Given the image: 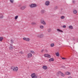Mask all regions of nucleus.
Wrapping results in <instances>:
<instances>
[{
	"label": "nucleus",
	"instance_id": "nucleus-1",
	"mask_svg": "<svg viewBox=\"0 0 78 78\" xmlns=\"http://www.w3.org/2000/svg\"><path fill=\"white\" fill-rule=\"evenodd\" d=\"M56 75L58 76H59L60 75H61L62 77H64L65 76V74L61 71L58 72L56 73Z\"/></svg>",
	"mask_w": 78,
	"mask_h": 78
},
{
	"label": "nucleus",
	"instance_id": "nucleus-2",
	"mask_svg": "<svg viewBox=\"0 0 78 78\" xmlns=\"http://www.w3.org/2000/svg\"><path fill=\"white\" fill-rule=\"evenodd\" d=\"M23 40H24V41H27V42H30V38H29L24 37L23 38Z\"/></svg>",
	"mask_w": 78,
	"mask_h": 78
},
{
	"label": "nucleus",
	"instance_id": "nucleus-3",
	"mask_svg": "<svg viewBox=\"0 0 78 78\" xmlns=\"http://www.w3.org/2000/svg\"><path fill=\"white\" fill-rule=\"evenodd\" d=\"M31 78H37V77L36 75V74L35 73H32L31 74Z\"/></svg>",
	"mask_w": 78,
	"mask_h": 78
},
{
	"label": "nucleus",
	"instance_id": "nucleus-4",
	"mask_svg": "<svg viewBox=\"0 0 78 78\" xmlns=\"http://www.w3.org/2000/svg\"><path fill=\"white\" fill-rule=\"evenodd\" d=\"M40 23H41V24H43V25H46V23L43 19H41L40 20Z\"/></svg>",
	"mask_w": 78,
	"mask_h": 78
},
{
	"label": "nucleus",
	"instance_id": "nucleus-5",
	"mask_svg": "<svg viewBox=\"0 0 78 78\" xmlns=\"http://www.w3.org/2000/svg\"><path fill=\"white\" fill-rule=\"evenodd\" d=\"M36 6H37V5L36 4H32L30 5V8H34L35 7H36Z\"/></svg>",
	"mask_w": 78,
	"mask_h": 78
},
{
	"label": "nucleus",
	"instance_id": "nucleus-6",
	"mask_svg": "<svg viewBox=\"0 0 78 78\" xmlns=\"http://www.w3.org/2000/svg\"><path fill=\"white\" fill-rule=\"evenodd\" d=\"M27 8V6H26L23 5L20 7V10H22L23 11V10H24L25 8Z\"/></svg>",
	"mask_w": 78,
	"mask_h": 78
},
{
	"label": "nucleus",
	"instance_id": "nucleus-7",
	"mask_svg": "<svg viewBox=\"0 0 78 78\" xmlns=\"http://www.w3.org/2000/svg\"><path fill=\"white\" fill-rule=\"evenodd\" d=\"M31 57H32V54H31L30 53H29L27 54V58H28V59H29V58H31Z\"/></svg>",
	"mask_w": 78,
	"mask_h": 78
},
{
	"label": "nucleus",
	"instance_id": "nucleus-8",
	"mask_svg": "<svg viewBox=\"0 0 78 78\" xmlns=\"http://www.w3.org/2000/svg\"><path fill=\"white\" fill-rule=\"evenodd\" d=\"M42 69H44V70H46L48 69V67H47V66L45 65H44L42 66Z\"/></svg>",
	"mask_w": 78,
	"mask_h": 78
},
{
	"label": "nucleus",
	"instance_id": "nucleus-9",
	"mask_svg": "<svg viewBox=\"0 0 78 78\" xmlns=\"http://www.w3.org/2000/svg\"><path fill=\"white\" fill-rule=\"evenodd\" d=\"M18 67L16 66L13 69V71L15 72H17L18 71Z\"/></svg>",
	"mask_w": 78,
	"mask_h": 78
},
{
	"label": "nucleus",
	"instance_id": "nucleus-10",
	"mask_svg": "<svg viewBox=\"0 0 78 78\" xmlns=\"http://www.w3.org/2000/svg\"><path fill=\"white\" fill-rule=\"evenodd\" d=\"M44 56L45 57H47V58H51V56L48 54H45L44 55Z\"/></svg>",
	"mask_w": 78,
	"mask_h": 78
},
{
	"label": "nucleus",
	"instance_id": "nucleus-11",
	"mask_svg": "<svg viewBox=\"0 0 78 78\" xmlns=\"http://www.w3.org/2000/svg\"><path fill=\"white\" fill-rule=\"evenodd\" d=\"M37 37H40V38H42L43 37H44V35L41 34V35H38Z\"/></svg>",
	"mask_w": 78,
	"mask_h": 78
},
{
	"label": "nucleus",
	"instance_id": "nucleus-12",
	"mask_svg": "<svg viewBox=\"0 0 78 78\" xmlns=\"http://www.w3.org/2000/svg\"><path fill=\"white\" fill-rule=\"evenodd\" d=\"M45 4L46 6H48L50 5V2L48 1H46Z\"/></svg>",
	"mask_w": 78,
	"mask_h": 78
},
{
	"label": "nucleus",
	"instance_id": "nucleus-13",
	"mask_svg": "<svg viewBox=\"0 0 78 78\" xmlns=\"http://www.w3.org/2000/svg\"><path fill=\"white\" fill-rule=\"evenodd\" d=\"M31 25H37V24L34 22H32L31 23Z\"/></svg>",
	"mask_w": 78,
	"mask_h": 78
},
{
	"label": "nucleus",
	"instance_id": "nucleus-14",
	"mask_svg": "<svg viewBox=\"0 0 78 78\" xmlns=\"http://www.w3.org/2000/svg\"><path fill=\"white\" fill-rule=\"evenodd\" d=\"M69 28L71 29V30H73V27L72 26L70 25L69 27Z\"/></svg>",
	"mask_w": 78,
	"mask_h": 78
},
{
	"label": "nucleus",
	"instance_id": "nucleus-15",
	"mask_svg": "<svg viewBox=\"0 0 78 78\" xmlns=\"http://www.w3.org/2000/svg\"><path fill=\"white\" fill-rule=\"evenodd\" d=\"M49 62H51V61H54V58H50L49 60Z\"/></svg>",
	"mask_w": 78,
	"mask_h": 78
},
{
	"label": "nucleus",
	"instance_id": "nucleus-16",
	"mask_svg": "<svg viewBox=\"0 0 78 78\" xmlns=\"http://www.w3.org/2000/svg\"><path fill=\"white\" fill-rule=\"evenodd\" d=\"M3 18V15L2 13H0V19Z\"/></svg>",
	"mask_w": 78,
	"mask_h": 78
},
{
	"label": "nucleus",
	"instance_id": "nucleus-17",
	"mask_svg": "<svg viewBox=\"0 0 78 78\" xmlns=\"http://www.w3.org/2000/svg\"><path fill=\"white\" fill-rule=\"evenodd\" d=\"M57 31H58V32H59V33L60 32H62V33H63V31H62V30H60L59 29H57Z\"/></svg>",
	"mask_w": 78,
	"mask_h": 78
},
{
	"label": "nucleus",
	"instance_id": "nucleus-18",
	"mask_svg": "<svg viewBox=\"0 0 78 78\" xmlns=\"http://www.w3.org/2000/svg\"><path fill=\"white\" fill-rule=\"evenodd\" d=\"M40 28L41 29L43 30V29H44V27L43 26L41 25L40 26Z\"/></svg>",
	"mask_w": 78,
	"mask_h": 78
},
{
	"label": "nucleus",
	"instance_id": "nucleus-19",
	"mask_svg": "<svg viewBox=\"0 0 78 78\" xmlns=\"http://www.w3.org/2000/svg\"><path fill=\"white\" fill-rule=\"evenodd\" d=\"M9 50H12V46L11 45L9 47Z\"/></svg>",
	"mask_w": 78,
	"mask_h": 78
},
{
	"label": "nucleus",
	"instance_id": "nucleus-20",
	"mask_svg": "<svg viewBox=\"0 0 78 78\" xmlns=\"http://www.w3.org/2000/svg\"><path fill=\"white\" fill-rule=\"evenodd\" d=\"M3 38L2 37H0V42H2Z\"/></svg>",
	"mask_w": 78,
	"mask_h": 78
},
{
	"label": "nucleus",
	"instance_id": "nucleus-21",
	"mask_svg": "<svg viewBox=\"0 0 78 78\" xmlns=\"http://www.w3.org/2000/svg\"><path fill=\"white\" fill-rule=\"evenodd\" d=\"M66 75H70V73L69 72H66Z\"/></svg>",
	"mask_w": 78,
	"mask_h": 78
},
{
	"label": "nucleus",
	"instance_id": "nucleus-22",
	"mask_svg": "<svg viewBox=\"0 0 78 78\" xmlns=\"http://www.w3.org/2000/svg\"><path fill=\"white\" fill-rule=\"evenodd\" d=\"M73 12L75 14H76L77 13V11L76 10H74L73 11Z\"/></svg>",
	"mask_w": 78,
	"mask_h": 78
},
{
	"label": "nucleus",
	"instance_id": "nucleus-23",
	"mask_svg": "<svg viewBox=\"0 0 78 78\" xmlns=\"http://www.w3.org/2000/svg\"><path fill=\"white\" fill-rule=\"evenodd\" d=\"M47 31L49 33H50L51 32V29L50 28L48 29Z\"/></svg>",
	"mask_w": 78,
	"mask_h": 78
},
{
	"label": "nucleus",
	"instance_id": "nucleus-24",
	"mask_svg": "<svg viewBox=\"0 0 78 78\" xmlns=\"http://www.w3.org/2000/svg\"><path fill=\"white\" fill-rule=\"evenodd\" d=\"M18 17H19V16H15L14 18L15 20H17V19H18Z\"/></svg>",
	"mask_w": 78,
	"mask_h": 78
},
{
	"label": "nucleus",
	"instance_id": "nucleus-25",
	"mask_svg": "<svg viewBox=\"0 0 78 78\" xmlns=\"http://www.w3.org/2000/svg\"><path fill=\"white\" fill-rule=\"evenodd\" d=\"M60 18L61 19H65V16H62Z\"/></svg>",
	"mask_w": 78,
	"mask_h": 78
},
{
	"label": "nucleus",
	"instance_id": "nucleus-26",
	"mask_svg": "<svg viewBox=\"0 0 78 78\" xmlns=\"http://www.w3.org/2000/svg\"><path fill=\"white\" fill-rule=\"evenodd\" d=\"M55 46V44L54 43L52 44H51V47H53Z\"/></svg>",
	"mask_w": 78,
	"mask_h": 78
},
{
	"label": "nucleus",
	"instance_id": "nucleus-27",
	"mask_svg": "<svg viewBox=\"0 0 78 78\" xmlns=\"http://www.w3.org/2000/svg\"><path fill=\"white\" fill-rule=\"evenodd\" d=\"M14 0H10V2L11 3H14Z\"/></svg>",
	"mask_w": 78,
	"mask_h": 78
},
{
	"label": "nucleus",
	"instance_id": "nucleus-28",
	"mask_svg": "<svg viewBox=\"0 0 78 78\" xmlns=\"http://www.w3.org/2000/svg\"><path fill=\"white\" fill-rule=\"evenodd\" d=\"M30 53H32V54H34V53H35L34 52V51H30Z\"/></svg>",
	"mask_w": 78,
	"mask_h": 78
},
{
	"label": "nucleus",
	"instance_id": "nucleus-29",
	"mask_svg": "<svg viewBox=\"0 0 78 78\" xmlns=\"http://www.w3.org/2000/svg\"><path fill=\"white\" fill-rule=\"evenodd\" d=\"M56 55L57 56H59V52H57L56 53Z\"/></svg>",
	"mask_w": 78,
	"mask_h": 78
},
{
	"label": "nucleus",
	"instance_id": "nucleus-30",
	"mask_svg": "<svg viewBox=\"0 0 78 78\" xmlns=\"http://www.w3.org/2000/svg\"><path fill=\"white\" fill-rule=\"evenodd\" d=\"M10 41H11V44H13V42H14V41H13V40L11 39L10 40Z\"/></svg>",
	"mask_w": 78,
	"mask_h": 78
},
{
	"label": "nucleus",
	"instance_id": "nucleus-31",
	"mask_svg": "<svg viewBox=\"0 0 78 78\" xmlns=\"http://www.w3.org/2000/svg\"><path fill=\"white\" fill-rule=\"evenodd\" d=\"M45 12V11L44 10H42L41 11V13H42V14H43V13H44V12Z\"/></svg>",
	"mask_w": 78,
	"mask_h": 78
},
{
	"label": "nucleus",
	"instance_id": "nucleus-32",
	"mask_svg": "<svg viewBox=\"0 0 78 78\" xmlns=\"http://www.w3.org/2000/svg\"><path fill=\"white\" fill-rule=\"evenodd\" d=\"M20 54H21L22 55V54H23V52L22 51H20Z\"/></svg>",
	"mask_w": 78,
	"mask_h": 78
},
{
	"label": "nucleus",
	"instance_id": "nucleus-33",
	"mask_svg": "<svg viewBox=\"0 0 78 78\" xmlns=\"http://www.w3.org/2000/svg\"><path fill=\"white\" fill-rule=\"evenodd\" d=\"M66 27V26L65 25L63 26V28H65Z\"/></svg>",
	"mask_w": 78,
	"mask_h": 78
},
{
	"label": "nucleus",
	"instance_id": "nucleus-34",
	"mask_svg": "<svg viewBox=\"0 0 78 78\" xmlns=\"http://www.w3.org/2000/svg\"><path fill=\"white\" fill-rule=\"evenodd\" d=\"M44 51V49H43L41 51V53H43Z\"/></svg>",
	"mask_w": 78,
	"mask_h": 78
},
{
	"label": "nucleus",
	"instance_id": "nucleus-35",
	"mask_svg": "<svg viewBox=\"0 0 78 78\" xmlns=\"http://www.w3.org/2000/svg\"><path fill=\"white\" fill-rule=\"evenodd\" d=\"M62 58V59H66V58Z\"/></svg>",
	"mask_w": 78,
	"mask_h": 78
},
{
	"label": "nucleus",
	"instance_id": "nucleus-36",
	"mask_svg": "<svg viewBox=\"0 0 78 78\" xmlns=\"http://www.w3.org/2000/svg\"><path fill=\"white\" fill-rule=\"evenodd\" d=\"M57 8H58V7L57 6H56L55 8V9H57Z\"/></svg>",
	"mask_w": 78,
	"mask_h": 78
},
{
	"label": "nucleus",
	"instance_id": "nucleus-37",
	"mask_svg": "<svg viewBox=\"0 0 78 78\" xmlns=\"http://www.w3.org/2000/svg\"><path fill=\"white\" fill-rule=\"evenodd\" d=\"M73 41H75V38H73Z\"/></svg>",
	"mask_w": 78,
	"mask_h": 78
},
{
	"label": "nucleus",
	"instance_id": "nucleus-38",
	"mask_svg": "<svg viewBox=\"0 0 78 78\" xmlns=\"http://www.w3.org/2000/svg\"><path fill=\"white\" fill-rule=\"evenodd\" d=\"M12 68H13V67H11V69H12Z\"/></svg>",
	"mask_w": 78,
	"mask_h": 78
},
{
	"label": "nucleus",
	"instance_id": "nucleus-39",
	"mask_svg": "<svg viewBox=\"0 0 78 78\" xmlns=\"http://www.w3.org/2000/svg\"><path fill=\"white\" fill-rule=\"evenodd\" d=\"M77 41H78L77 40Z\"/></svg>",
	"mask_w": 78,
	"mask_h": 78
}]
</instances>
